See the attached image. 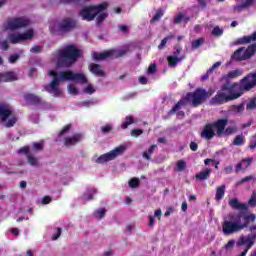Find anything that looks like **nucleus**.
<instances>
[{"instance_id":"nucleus-50","label":"nucleus","mask_w":256,"mask_h":256,"mask_svg":"<svg viewBox=\"0 0 256 256\" xmlns=\"http://www.w3.org/2000/svg\"><path fill=\"white\" fill-rule=\"evenodd\" d=\"M131 137H139L140 135H143V130L141 129H133L130 132Z\"/></svg>"},{"instance_id":"nucleus-16","label":"nucleus","mask_w":256,"mask_h":256,"mask_svg":"<svg viewBox=\"0 0 256 256\" xmlns=\"http://www.w3.org/2000/svg\"><path fill=\"white\" fill-rule=\"evenodd\" d=\"M24 101L30 103V105H41V103H43L41 97L31 93L24 94Z\"/></svg>"},{"instance_id":"nucleus-26","label":"nucleus","mask_w":256,"mask_h":256,"mask_svg":"<svg viewBox=\"0 0 256 256\" xmlns=\"http://www.w3.org/2000/svg\"><path fill=\"white\" fill-rule=\"evenodd\" d=\"M109 4L107 2H103L101 4H98L97 6H92V9H94V13H96V16L101 13V11H105L107 9Z\"/></svg>"},{"instance_id":"nucleus-60","label":"nucleus","mask_w":256,"mask_h":256,"mask_svg":"<svg viewBox=\"0 0 256 256\" xmlns=\"http://www.w3.org/2000/svg\"><path fill=\"white\" fill-rule=\"evenodd\" d=\"M30 53H41V46H34L30 49Z\"/></svg>"},{"instance_id":"nucleus-17","label":"nucleus","mask_w":256,"mask_h":256,"mask_svg":"<svg viewBox=\"0 0 256 256\" xmlns=\"http://www.w3.org/2000/svg\"><path fill=\"white\" fill-rule=\"evenodd\" d=\"M88 69L90 73L95 75L96 77H105V71L101 69V65L95 64V63H90L88 66Z\"/></svg>"},{"instance_id":"nucleus-18","label":"nucleus","mask_w":256,"mask_h":256,"mask_svg":"<svg viewBox=\"0 0 256 256\" xmlns=\"http://www.w3.org/2000/svg\"><path fill=\"white\" fill-rule=\"evenodd\" d=\"M12 113L13 112L11 111V108L9 107V105H6V104L0 105L1 121H3V122L7 121V119H9V117H11Z\"/></svg>"},{"instance_id":"nucleus-2","label":"nucleus","mask_w":256,"mask_h":256,"mask_svg":"<svg viewBox=\"0 0 256 256\" xmlns=\"http://www.w3.org/2000/svg\"><path fill=\"white\" fill-rule=\"evenodd\" d=\"M48 75L53 77V79L49 85L45 86V91L52 93L53 97H61L63 92L59 89V85L62 81H73L74 83H81L82 85L88 82L85 74L75 73L71 70L60 71L59 73L55 70H50Z\"/></svg>"},{"instance_id":"nucleus-36","label":"nucleus","mask_w":256,"mask_h":256,"mask_svg":"<svg viewBox=\"0 0 256 256\" xmlns=\"http://www.w3.org/2000/svg\"><path fill=\"white\" fill-rule=\"evenodd\" d=\"M161 17H163V10L159 9L156 11L155 15L152 17L151 23H155V22L159 21V19H161Z\"/></svg>"},{"instance_id":"nucleus-64","label":"nucleus","mask_w":256,"mask_h":256,"mask_svg":"<svg viewBox=\"0 0 256 256\" xmlns=\"http://www.w3.org/2000/svg\"><path fill=\"white\" fill-rule=\"evenodd\" d=\"M122 129H127L129 127V116H126L125 122L121 125Z\"/></svg>"},{"instance_id":"nucleus-61","label":"nucleus","mask_w":256,"mask_h":256,"mask_svg":"<svg viewBox=\"0 0 256 256\" xmlns=\"http://www.w3.org/2000/svg\"><path fill=\"white\" fill-rule=\"evenodd\" d=\"M61 228H57V233L52 237L53 241H57V239H59V237H61Z\"/></svg>"},{"instance_id":"nucleus-28","label":"nucleus","mask_w":256,"mask_h":256,"mask_svg":"<svg viewBox=\"0 0 256 256\" xmlns=\"http://www.w3.org/2000/svg\"><path fill=\"white\" fill-rule=\"evenodd\" d=\"M173 37H175V36L169 35V36L165 37L164 39H162V41H161L160 44L158 45L159 51L165 49V46L167 45V42H168V41H171V39H173Z\"/></svg>"},{"instance_id":"nucleus-52","label":"nucleus","mask_w":256,"mask_h":256,"mask_svg":"<svg viewBox=\"0 0 256 256\" xmlns=\"http://www.w3.org/2000/svg\"><path fill=\"white\" fill-rule=\"evenodd\" d=\"M19 58H20L19 54L10 55L9 63L15 64L17 63V61H19Z\"/></svg>"},{"instance_id":"nucleus-58","label":"nucleus","mask_w":256,"mask_h":256,"mask_svg":"<svg viewBox=\"0 0 256 256\" xmlns=\"http://www.w3.org/2000/svg\"><path fill=\"white\" fill-rule=\"evenodd\" d=\"M253 179V176H246L245 178H242L236 185H241L242 183H247L248 181H251Z\"/></svg>"},{"instance_id":"nucleus-14","label":"nucleus","mask_w":256,"mask_h":256,"mask_svg":"<svg viewBox=\"0 0 256 256\" xmlns=\"http://www.w3.org/2000/svg\"><path fill=\"white\" fill-rule=\"evenodd\" d=\"M80 17H82L83 21H93L95 17H97V13L93 9V6L86 7L82 9L79 13Z\"/></svg>"},{"instance_id":"nucleus-20","label":"nucleus","mask_w":256,"mask_h":256,"mask_svg":"<svg viewBox=\"0 0 256 256\" xmlns=\"http://www.w3.org/2000/svg\"><path fill=\"white\" fill-rule=\"evenodd\" d=\"M240 4L234 6V11H243V9H247L250 5L255 3V0H238Z\"/></svg>"},{"instance_id":"nucleus-37","label":"nucleus","mask_w":256,"mask_h":256,"mask_svg":"<svg viewBox=\"0 0 256 256\" xmlns=\"http://www.w3.org/2000/svg\"><path fill=\"white\" fill-rule=\"evenodd\" d=\"M17 123V117H12L11 119H9L7 121V123L4 124V127H6L7 129L14 127L15 124Z\"/></svg>"},{"instance_id":"nucleus-40","label":"nucleus","mask_w":256,"mask_h":256,"mask_svg":"<svg viewBox=\"0 0 256 256\" xmlns=\"http://www.w3.org/2000/svg\"><path fill=\"white\" fill-rule=\"evenodd\" d=\"M67 89L70 95H79V90L73 84H69Z\"/></svg>"},{"instance_id":"nucleus-3","label":"nucleus","mask_w":256,"mask_h":256,"mask_svg":"<svg viewBox=\"0 0 256 256\" xmlns=\"http://www.w3.org/2000/svg\"><path fill=\"white\" fill-rule=\"evenodd\" d=\"M255 214H245L240 212L238 214H229L222 223V233L224 235H235L239 231H243L245 227L249 226V222L255 221Z\"/></svg>"},{"instance_id":"nucleus-22","label":"nucleus","mask_w":256,"mask_h":256,"mask_svg":"<svg viewBox=\"0 0 256 256\" xmlns=\"http://www.w3.org/2000/svg\"><path fill=\"white\" fill-rule=\"evenodd\" d=\"M212 171L213 170L211 168H204L196 174V179H199V181H205V179H209V175H211Z\"/></svg>"},{"instance_id":"nucleus-7","label":"nucleus","mask_w":256,"mask_h":256,"mask_svg":"<svg viewBox=\"0 0 256 256\" xmlns=\"http://www.w3.org/2000/svg\"><path fill=\"white\" fill-rule=\"evenodd\" d=\"M126 53H129V47L123 46L118 50L110 49L102 53L93 52L92 57L95 61H105V59H119V57H124Z\"/></svg>"},{"instance_id":"nucleus-19","label":"nucleus","mask_w":256,"mask_h":256,"mask_svg":"<svg viewBox=\"0 0 256 256\" xmlns=\"http://www.w3.org/2000/svg\"><path fill=\"white\" fill-rule=\"evenodd\" d=\"M229 205H230V207H232V209H239L240 211H247V204L240 203L237 198H232L229 201Z\"/></svg>"},{"instance_id":"nucleus-35","label":"nucleus","mask_w":256,"mask_h":256,"mask_svg":"<svg viewBox=\"0 0 256 256\" xmlns=\"http://www.w3.org/2000/svg\"><path fill=\"white\" fill-rule=\"evenodd\" d=\"M205 43V39L203 38H199L196 39L192 42V49H199V47H201V45Z\"/></svg>"},{"instance_id":"nucleus-31","label":"nucleus","mask_w":256,"mask_h":256,"mask_svg":"<svg viewBox=\"0 0 256 256\" xmlns=\"http://www.w3.org/2000/svg\"><path fill=\"white\" fill-rule=\"evenodd\" d=\"M156 147H157V145H152V146L148 149V151H146V152L143 153V155H142L143 158H144V159H151V155H153V152L155 151Z\"/></svg>"},{"instance_id":"nucleus-49","label":"nucleus","mask_w":256,"mask_h":256,"mask_svg":"<svg viewBox=\"0 0 256 256\" xmlns=\"http://www.w3.org/2000/svg\"><path fill=\"white\" fill-rule=\"evenodd\" d=\"M19 155H27L29 157V147L28 146H23L18 150Z\"/></svg>"},{"instance_id":"nucleus-23","label":"nucleus","mask_w":256,"mask_h":256,"mask_svg":"<svg viewBox=\"0 0 256 256\" xmlns=\"http://www.w3.org/2000/svg\"><path fill=\"white\" fill-rule=\"evenodd\" d=\"M252 162H253L252 158L243 159L240 163L237 164L236 171L247 169V167H249V165H251Z\"/></svg>"},{"instance_id":"nucleus-24","label":"nucleus","mask_w":256,"mask_h":256,"mask_svg":"<svg viewBox=\"0 0 256 256\" xmlns=\"http://www.w3.org/2000/svg\"><path fill=\"white\" fill-rule=\"evenodd\" d=\"M251 41H256V31L250 36H244V37L238 39V43L240 45H243L245 43H251Z\"/></svg>"},{"instance_id":"nucleus-51","label":"nucleus","mask_w":256,"mask_h":256,"mask_svg":"<svg viewBox=\"0 0 256 256\" xmlns=\"http://www.w3.org/2000/svg\"><path fill=\"white\" fill-rule=\"evenodd\" d=\"M101 131L104 135H107V133H111V131H113V127H111V125H105L101 127Z\"/></svg>"},{"instance_id":"nucleus-59","label":"nucleus","mask_w":256,"mask_h":256,"mask_svg":"<svg viewBox=\"0 0 256 256\" xmlns=\"http://www.w3.org/2000/svg\"><path fill=\"white\" fill-rule=\"evenodd\" d=\"M1 48L3 49V51H8L9 50V42H7V40L2 41Z\"/></svg>"},{"instance_id":"nucleus-63","label":"nucleus","mask_w":256,"mask_h":256,"mask_svg":"<svg viewBox=\"0 0 256 256\" xmlns=\"http://www.w3.org/2000/svg\"><path fill=\"white\" fill-rule=\"evenodd\" d=\"M200 7H206L207 3H211V0H198Z\"/></svg>"},{"instance_id":"nucleus-62","label":"nucleus","mask_w":256,"mask_h":256,"mask_svg":"<svg viewBox=\"0 0 256 256\" xmlns=\"http://www.w3.org/2000/svg\"><path fill=\"white\" fill-rule=\"evenodd\" d=\"M199 145L197 144V142H191L190 143V149L191 151H197Z\"/></svg>"},{"instance_id":"nucleus-34","label":"nucleus","mask_w":256,"mask_h":256,"mask_svg":"<svg viewBox=\"0 0 256 256\" xmlns=\"http://www.w3.org/2000/svg\"><path fill=\"white\" fill-rule=\"evenodd\" d=\"M27 159H28L29 165H32L33 167L39 165V160H37V158H35V156L31 154H28Z\"/></svg>"},{"instance_id":"nucleus-4","label":"nucleus","mask_w":256,"mask_h":256,"mask_svg":"<svg viewBox=\"0 0 256 256\" xmlns=\"http://www.w3.org/2000/svg\"><path fill=\"white\" fill-rule=\"evenodd\" d=\"M209 97V93L204 89L198 88L194 93H188L185 98H182L175 106L169 111V115L177 113V117H185V113L181 111L183 107L190 103L192 107H198L205 99Z\"/></svg>"},{"instance_id":"nucleus-38","label":"nucleus","mask_w":256,"mask_h":256,"mask_svg":"<svg viewBox=\"0 0 256 256\" xmlns=\"http://www.w3.org/2000/svg\"><path fill=\"white\" fill-rule=\"evenodd\" d=\"M106 17H108V14L106 12L99 14L96 18L97 25H101V23L105 21Z\"/></svg>"},{"instance_id":"nucleus-21","label":"nucleus","mask_w":256,"mask_h":256,"mask_svg":"<svg viewBox=\"0 0 256 256\" xmlns=\"http://www.w3.org/2000/svg\"><path fill=\"white\" fill-rule=\"evenodd\" d=\"M3 83H11V81H17V74L15 72L1 73Z\"/></svg>"},{"instance_id":"nucleus-27","label":"nucleus","mask_w":256,"mask_h":256,"mask_svg":"<svg viewBox=\"0 0 256 256\" xmlns=\"http://www.w3.org/2000/svg\"><path fill=\"white\" fill-rule=\"evenodd\" d=\"M233 145L236 146H241V145H245V137L243 136V134L237 135L233 141Z\"/></svg>"},{"instance_id":"nucleus-5","label":"nucleus","mask_w":256,"mask_h":256,"mask_svg":"<svg viewBox=\"0 0 256 256\" xmlns=\"http://www.w3.org/2000/svg\"><path fill=\"white\" fill-rule=\"evenodd\" d=\"M81 59V50L74 44L65 46L63 49L57 50V67L69 69L73 67L76 61Z\"/></svg>"},{"instance_id":"nucleus-15","label":"nucleus","mask_w":256,"mask_h":256,"mask_svg":"<svg viewBox=\"0 0 256 256\" xmlns=\"http://www.w3.org/2000/svg\"><path fill=\"white\" fill-rule=\"evenodd\" d=\"M83 140L82 134H74L72 137H66L64 139V145L65 147H71L73 145H77V143H80V141Z\"/></svg>"},{"instance_id":"nucleus-32","label":"nucleus","mask_w":256,"mask_h":256,"mask_svg":"<svg viewBox=\"0 0 256 256\" xmlns=\"http://www.w3.org/2000/svg\"><path fill=\"white\" fill-rule=\"evenodd\" d=\"M73 127V125L71 124H67L65 125L60 132L58 133V137H63V135H67V133H69V131H71V128Z\"/></svg>"},{"instance_id":"nucleus-55","label":"nucleus","mask_w":256,"mask_h":256,"mask_svg":"<svg viewBox=\"0 0 256 256\" xmlns=\"http://www.w3.org/2000/svg\"><path fill=\"white\" fill-rule=\"evenodd\" d=\"M97 191L93 190V192H88L84 194L85 199H87V201H93V195L96 194Z\"/></svg>"},{"instance_id":"nucleus-12","label":"nucleus","mask_w":256,"mask_h":256,"mask_svg":"<svg viewBox=\"0 0 256 256\" xmlns=\"http://www.w3.org/2000/svg\"><path fill=\"white\" fill-rule=\"evenodd\" d=\"M181 47H176L173 54L167 57L169 67H177L178 63H181L185 59V55H181Z\"/></svg>"},{"instance_id":"nucleus-46","label":"nucleus","mask_w":256,"mask_h":256,"mask_svg":"<svg viewBox=\"0 0 256 256\" xmlns=\"http://www.w3.org/2000/svg\"><path fill=\"white\" fill-rule=\"evenodd\" d=\"M32 149H34V151H43V142H34Z\"/></svg>"},{"instance_id":"nucleus-44","label":"nucleus","mask_w":256,"mask_h":256,"mask_svg":"<svg viewBox=\"0 0 256 256\" xmlns=\"http://www.w3.org/2000/svg\"><path fill=\"white\" fill-rule=\"evenodd\" d=\"M249 207H255L256 205V191H253L250 200L248 201Z\"/></svg>"},{"instance_id":"nucleus-11","label":"nucleus","mask_w":256,"mask_h":256,"mask_svg":"<svg viewBox=\"0 0 256 256\" xmlns=\"http://www.w3.org/2000/svg\"><path fill=\"white\" fill-rule=\"evenodd\" d=\"M30 21L27 18H12L8 21V28L11 31H15L17 29H23V27H29Z\"/></svg>"},{"instance_id":"nucleus-54","label":"nucleus","mask_w":256,"mask_h":256,"mask_svg":"<svg viewBox=\"0 0 256 256\" xmlns=\"http://www.w3.org/2000/svg\"><path fill=\"white\" fill-rule=\"evenodd\" d=\"M205 165H209L210 163H213V165L215 166V169H219V162L213 160V159H206L204 161Z\"/></svg>"},{"instance_id":"nucleus-39","label":"nucleus","mask_w":256,"mask_h":256,"mask_svg":"<svg viewBox=\"0 0 256 256\" xmlns=\"http://www.w3.org/2000/svg\"><path fill=\"white\" fill-rule=\"evenodd\" d=\"M89 0H60L64 5H71V3H87Z\"/></svg>"},{"instance_id":"nucleus-53","label":"nucleus","mask_w":256,"mask_h":256,"mask_svg":"<svg viewBox=\"0 0 256 256\" xmlns=\"http://www.w3.org/2000/svg\"><path fill=\"white\" fill-rule=\"evenodd\" d=\"M95 92V88L93 87V85L89 84L85 89H84V93H88V95H93V93Z\"/></svg>"},{"instance_id":"nucleus-13","label":"nucleus","mask_w":256,"mask_h":256,"mask_svg":"<svg viewBox=\"0 0 256 256\" xmlns=\"http://www.w3.org/2000/svg\"><path fill=\"white\" fill-rule=\"evenodd\" d=\"M33 30H28L23 34H10L9 41L12 45H17V43H21V41H27L29 39H33Z\"/></svg>"},{"instance_id":"nucleus-47","label":"nucleus","mask_w":256,"mask_h":256,"mask_svg":"<svg viewBox=\"0 0 256 256\" xmlns=\"http://www.w3.org/2000/svg\"><path fill=\"white\" fill-rule=\"evenodd\" d=\"M185 167H187V164L185 163V161L180 160L177 162L176 170L183 171L185 169Z\"/></svg>"},{"instance_id":"nucleus-41","label":"nucleus","mask_w":256,"mask_h":256,"mask_svg":"<svg viewBox=\"0 0 256 256\" xmlns=\"http://www.w3.org/2000/svg\"><path fill=\"white\" fill-rule=\"evenodd\" d=\"M140 180L139 178H132L129 181V187L132 189H135L136 187H139Z\"/></svg>"},{"instance_id":"nucleus-6","label":"nucleus","mask_w":256,"mask_h":256,"mask_svg":"<svg viewBox=\"0 0 256 256\" xmlns=\"http://www.w3.org/2000/svg\"><path fill=\"white\" fill-rule=\"evenodd\" d=\"M225 127H227V119H220L212 124H207L201 132V137L203 139H213L215 133L223 135Z\"/></svg>"},{"instance_id":"nucleus-45","label":"nucleus","mask_w":256,"mask_h":256,"mask_svg":"<svg viewBox=\"0 0 256 256\" xmlns=\"http://www.w3.org/2000/svg\"><path fill=\"white\" fill-rule=\"evenodd\" d=\"M212 35L216 37H221V35H223V29L219 28V26L214 27V29L212 30Z\"/></svg>"},{"instance_id":"nucleus-30","label":"nucleus","mask_w":256,"mask_h":256,"mask_svg":"<svg viewBox=\"0 0 256 256\" xmlns=\"http://www.w3.org/2000/svg\"><path fill=\"white\" fill-rule=\"evenodd\" d=\"M187 23V21H189V17L185 16L184 14H178L175 18H174V23Z\"/></svg>"},{"instance_id":"nucleus-42","label":"nucleus","mask_w":256,"mask_h":256,"mask_svg":"<svg viewBox=\"0 0 256 256\" xmlns=\"http://www.w3.org/2000/svg\"><path fill=\"white\" fill-rule=\"evenodd\" d=\"M256 108V99L253 98L250 101L247 102L246 104V109H248L249 111L253 110Z\"/></svg>"},{"instance_id":"nucleus-43","label":"nucleus","mask_w":256,"mask_h":256,"mask_svg":"<svg viewBox=\"0 0 256 256\" xmlns=\"http://www.w3.org/2000/svg\"><path fill=\"white\" fill-rule=\"evenodd\" d=\"M237 131H238V128L236 126H230V127H227L223 133H225V135H231L233 133H237Z\"/></svg>"},{"instance_id":"nucleus-25","label":"nucleus","mask_w":256,"mask_h":256,"mask_svg":"<svg viewBox=\"0 0 256 256\" xmlns=\"http://www.w3.org/2000/svg\"><path fill=\"white\" fill-rule=\"evenodd\" d=\"M223 197H225V185L219 186L216 189L215 199H216V201H221V199H223Z\"/></svg>"},{"instance_id":"nucleus-10","label":"nucleus","mask_w":256,"mask_h":256,"mask_svg":"<svg viewBox=\"0 0 256 256\" xmlns=\"http://www.w3.org/2000/svg\"><path fill=\"white\" fill-rule=\"evenodd\" d=\"M74 29H77V20L71 17L62 19L58 24L59 33H71V31H74Z\"/></svg>"},{"instance_id":"nucleus-1","label":"nucleus","mask_w":256,"mask_h":256,"mask_svg":"<svg viewBox=\"0 0 256 256\" xmlns=\"http://www.w3.org/2000/svg\"><path fill=\"white\" fill-rule=\"evenodd\" d=\"M241 75H243V70L241 69L232 70L223 75L221 81H226V83L222 86L221 91L211 99L210 105H222V103L239 99L243 95V91H250V89L256 87V71L244 77L240 84H229L232 79H237Z\"/></svg>"},{"instance_id":"nucleus-8","label":"nucleus","mask_w":256,"mask_h":256,"mask_svg":"<svg viewBox=\"0 0 256 256\" xmlns=\"http://www.w3.org/2000/svg\"><path fill=\"white\" fill-rule=\"evenodd\" d=\"M126 151H127V146L120 145L114 148L112 151L99 156L96 159V163L103 164L109 161H113L114 159H117V157H120V155H123V153H125Z\"/></svg>"},{"instance_id":"nucleus-9","label":"nucleus","mask_w":256,"mask_h":256,"mask_svg":"<svg viewBox=\"0 0 256 256\" xmlns=\"http://www.w3.org/2000/svg\"><path fill=\"white\" fill-rule=\"evenodd\" d=\"M255 53H256V44H252L248 46V48L242 47L238 49L232 56V59H234V61H246V59H251V57H253Z\"/></svg>"},{"instance_id":"nucleus-56","label":"nucleus","mask_w":256,"mask_h":256,"mask_svg":"<svg viewBox=\"0 0 256 256\" xmlns=\"http://www.w3.org/2000/svg\"><path fill=\"white\" fill-rule=\"evenodd\" d=\"M51 201H53V199L51 198V196H44L42 198V205H49V203H51Z\"/></svg>"},{"instance_id":"nucleus-48","label":"nucleus","mask_w":256,"mask_h":256,"mask_svg":"<svg viewBox=\"0 0 256 256\" xmlns=\"http://www.w3.org/2000/svg\"><path fill=\"white\" fill-rule=\"evenodd\" d=\"M156 71H157V64H155V63L150 64V66L148 67V70H147L148 75H153V74H155Z\"/></svg>"},{"instance_id":"nucleus-57","label":"nucleus","mask_w":256,"mask_h":256,"mask_svg":"<svg viewBox=\"0 0 256 256\" xmlns=\"http://www.w3.org/2000/svg\"><path fill=\"white\" fill-rule=\"evenodd\" d=\"M218 67H221V62H216L212 65V67L208 70V73H213L215 69H218Z\"/></svg>"},{"instance_id":"nucleus-33","label":"nucleus","mask_w":256,"mask_h":256,"mask_svg":"<svg viewBox=\"0 0 256 256\" xmlns=\"http://www.w3.org/2000/svg\"><path fill=\"white\" fill-rule=\"evenodd\" d=\"M107 213V209L105 208H99L94 212L95 217H98V219H103L105 217V214Z\"/></svg>"},{"instance_id":"nucleus-29","label":"nucleus","mask_w":256,"mask_h":256,"mask_svg":"<svg viewBox=\"0 0 256 256\" xmlns=\"http://www.w3.org/2000/svg\"><path fill=\"white\" fill-rule=\"evenodd\" d=\"M231 111L233 113H243L245 111V104H238L231 106Z\"/></svg>"}]
</instances>
